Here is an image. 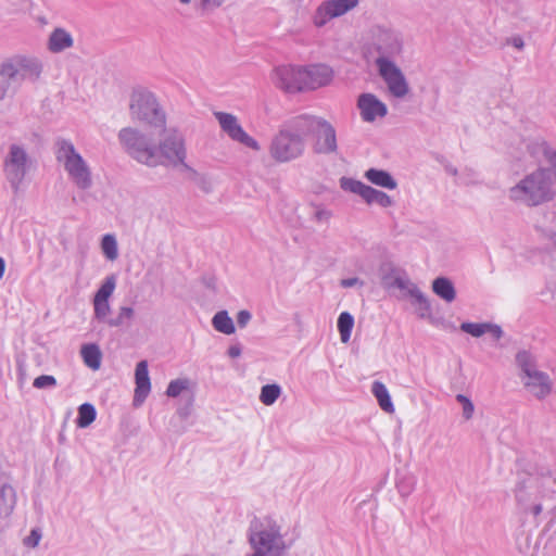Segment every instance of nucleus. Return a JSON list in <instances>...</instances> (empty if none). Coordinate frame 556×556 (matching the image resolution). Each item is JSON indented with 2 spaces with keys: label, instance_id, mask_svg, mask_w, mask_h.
I'll list each match as a JSON object with an SVG mask.
<instances>
[{
  "label": "nucleus",
  "instance_id": "1",
  "mask_svg": "<svg viewBox=\"0 0 556 556\" xmlns=\"http://www.w3.org/2000/svg\"><path fill=\"white\" fill-rule=\"evenodd\" d=\"M555 486L556 475L548 468L519 471L515 500L525 513L539 516L543 510L542 501L553 496Z\"/></svg>",
  "mask_w": 556,
  "mask_h": 556
},
{
  "label": "nucleus",
  "instance_id": "2",
  "mask_svg": "<svg viewBox=\"0 0 556 556\" xmlns=\"http://www.w3.org/2000/svg\"><path fill=\"white\" fill-rule=\"evenodd\" d=\"M287 532L273 518L256 519L248 530L250 552L245 556H286L292 546Z\"/></svg>",
  "mask_w": 556,
  "mask_h": 556
},
{
  "label": "nucleus",
  "instance_id": "3",
  "mask_svg": "<svg viewBox=\"0 0 556 556\" xmlns=\"http://www.w3.org/2000/svg\"><path fill=\"white\" fill-rule=\"evenodd\" d=\"M556 195L552 174L548 168H538L526 175L507 190V198L526 206H538Z\"/></svg>",
  "mask_w": 556,
  "mask_h": 556
},
{
  "label": "nucleus",
  "instance_id": "4",
  "mask_svg": "<svg viewBox=\"0 0 556 556\" xmlns=\"http://www.w3.org/2000/svg\"><path fill=\"white\" fill-rule=\"evenodd\" d=\"M160 140L154 141L151 168L159 166L195 174L187 163L188 151L185 135L177 128H163Z\"/></svg>",
  "mask_w": 556,
  "mask_h": 556
},
{
  "label": "nucleus",
  "instance_id": "5",
  "mask_svg": "<svg viewBox=\"0 0 556 556\" xmlns=\"http://www.w3.org/2000/svg\"><path fill=\"white\" fill-rule=\"evenodd\" d=\"M56 161L63 165L71 181L79 189L87 190L92 186V173L88 163L67 139H58L54 143Z\"/></svg>",
  "mask_w": 556,
  "mask_h": 556
},
{
  "label": "nucleus",
  "instance_id": "6",
  "mask_svg": "<svg viewBox=\"0 0 556 556\" xmlns=\"http://www.w3.org/2000/svg\"><path fill=\"white\" fill-rule=\"evenodd\" d=\"M404 40L402 33L389 24H375L368 31V49L377 53L375 64L381 61L393 62L403 52Z\"/></svg>",
  "mask_w": 556,
  "mask_h": 556
},
{
  "label": "nucleus",
  "instance_id": "7",
  "mask_svg": "<svg viewBox=\"0 0 556 556\" xmlns=\"http://www.w3.org/2000/svg\"><path fill=\"white\" fill-rule=\"evenodd\" d=\"M129 112L134 121L144 123L152 128L166 126V113L154 93L147 89H136L130 96Z\"/></svg>",
  "mask_w": 556,
  "mask_h": 556
},
{
  "label": "nucleus",
  "instance_id": "8",
  "mask_svg": "<svg viewBox=\"0 0 556 556\" xmlns=\"http://www.w3.org/2000/svg\"><path fill=\"white\" fill-rule=\"evenodd\" d=\"M33 168V159L26 148L20 143H12L3 156L2 170L5 180L13 193L17 194L27 175Z\"/></svg>",
  "mask_w": 556,
  "mask_h": 556
},
{
  "label": "nucleus",
  "instance_id": "9",
  "mask_svg": "<svg viewBox=\"0 0 556 556\" xmlns=\"http://www.w3.org/2000/svg\"><path fill=\"white\" fill-rule=\"evenodd\" d=\"M516 364L520 369V379L525 388L536 399H545L552 392V380L544 371L539 370L534 356L528 351H519Z\"/></svg>",
  "mask_w": 556,
  "mask_h": 556
},
{
  "label": "nucleus",
  "instance_id": "10",
  "mask_svg": "<svg viewBox=\"0 0 556 556\" xmlns=\"http://www.w3.org/2000/svg\"><path fill=\"white\" fill-rule=\"evenodd\" d=\"M118 142L124 152L134 161L151 168L154 140L136 127H124L117 134Z\"/></svg>",
  "mask_w": 556,
  "mask_h": 556
},
{
  "label": "nucleus",
  "instance_id": "11",
  "mask_svg": "<svg viewBox=\"0 0 556 556\" xmlns=\"http://www.w3.org/2000/svg\"><path fill=\"white\" fill-rule=\"evenodd\" d=\"M306 147L301 135L281 126L269 144V155L278 163H288L301 157Z\"/></svg>",
  "mask_w": 556,
  "mask_h": 556
},
{
  "label": "nucleus",
  "instance_id": "12",
  "mask_svg": "<svg viewBox=\"0 0 556 556\" xmlns=\"http://www.w3.org/2000/svg\"><path fill=\"white\" fill-rule=\"evenodd\" d=\"M3 63L21 86L24 81H36L43 70L40 59L30 54H14L5 59Z\"/></svg>",
  "mask_w": 556,
  "mask_h": 556
},
{
  "label": "nucleus",
  "instance_id": "13",
  "mask_svg": "<svg viewBox=\"0 0 556 556\" xmlns=\"http://www.w3.org/2000/svg\"><path fill=\"white\" fill-rule=\"evenodd\" d=\"M270 80L276 88L286 93H299L306 91L303 66H276L271 71Z\"/></svg>",
  "mask_w": 556,
  "mask_h": 556
},
{
  "label": "nucleus",
  "instance_id": "14",
  "mask_svg": "<svg viewBox=\"0 0 556 556\" xmlns=\"http://www.w3.org/2000/svg\"><path fill=\"white\" fill-rule=\"evenodd\" d=\"M359 0H325L315 9L312 23L316 28H323L331 20L345 15L357 8Z\"/></svg>",
  "mask_w": 556,
  "mask_h": 556
},
{
  "label": "nucleus",
  "instance_id": "15",
  "mask_svg": "<svg viewBox=\"0 0 556 556\" xmlns=\"http://www.w3.org/2000/svg\"><path fill=\"white\" fill-rule=\"evenodd\" d=\"M214 116L220 129L229 139L253 151L261 150L260 143L243 129L236 115L226 112H214Z\"/></svg>",
  "mask_w": 556,
  "mask_h": 556
},
{
  "label": "nucleus",
  "instance_id": "16",
  "mask_svg": "<svg viewBox=\"0 0 556 556\" xmlns=\"http://www.w3.org/2000/svg\"><path fill=\"white\" fill-rule=\"evenodd\" d=\"M339 184L343 191L359 195L369 205L374 203L381 207H390L393 205V200L389 194L377 190L361 180L350 177H341Z\"/></svg>",
  "mask_w": 556,
  "mask_h": 556
},
{
  "label": "nucleus",
  "instance_id": "17",
  "mask_svg": "<svg viewBox=\"0 0 556 556\" xmlns=\"http://www.w3.org/2000/svg\"><path fill=\"white\" fill-rule=\"evenodd\" d=\"M378 73L382 80L386 83L389 93L396 98L403 99L409 92V85L396 63L389 61H381V64L376 65Z\"/></svg>",
  "mask_w": 556,
  "mask_h": 556
},
{
  "label": "nucleus",
  "instance_id": "18",
  "mask_svg": "<svg viewBox=\"0 0 556 556\" xmlns=\"http://www.w3.org/2000/svg\"><path fill=\"white\" fill-rule=\"evenodd\" d=\"M357 109L361 118L366 123H374L378 118H383L388 114L386 103L378 99L374 93L365 92L358 96Z\"/></svg>",
  "mask_w": 556,
  "mask_h": 556
},
{
  "label": "nucleus",
  "instance_id": "19",
  "mask_svg": "<svg viewBox=\"0 0 556 556\" xmlns=\"http://www.w3.org/2000/svg\"><path fill=\"white\" fill-rule=\"evenodd\" d=\"M313 137L315 138L314 150L317 153L330 154L337 151L338 146L336 130L325 118L321 121Z\"/></svg>",
  "mask_w": 556,
  "mask_h": 556
},
{
  "label": "nucleus",
  "instance_id": "20",
  "mask_svg": "<svg viewBox=\"0 0 556 556\" xmlns=\"http://www.w3.org/2000/svg\"><path fill=\"white\" fill-rule=\"evenodd\" d=\"M323 119V117L312 114H300L288 119L283 126L301 135L305 140L306 137L313 136L317 131Z\"/></svg>",
  "mask_w": 556,
  "mask_h": 556
},
{
  "label": "nucleus",
  "instance_id": "21",
  "mask_svg": "<svg viewBox=\"0 0 556 556\" xmlns=\"http://www.w3.org/2000/svg\"><path fill=\"white\" fill-rule=\"evenodd\" d=\"M303 67L306 91L327 86L332 79V70L327 65L314 64Z\"/></svg>",
  "mask_w": 556,
  "mask_h": 556
},
{
  "label": "nucleus",
  "instance_id": "22",
  "mask_svg": "<svg viewBox=\"0 0 556 556\" xmlns=\"http://www.w3.org/2000/svg\"><path fill=\"white\" fill-rule=\"evenodd\" d=\"M135 395L134 404L140 405L148 397L151 391V381L149 377L148 362L140 361L135 370Z\"/></svg>",
  "mask_w": 556,
  "mask_h": 556
},
{
  "label": "nucleus",
  "instance_id": "23",
  "mask_svg": "<svg viewBox=\"0 0 556 556\" xmlns=\"http://www.w3.org/2000/svg\"><path fill=\"white\" fill-rule=\"evenodd\" d=\"M73 46L74 38L72 34L63 27L54 28L48 37L47 49L51 53H62L65 50L73 48Z\"/></svg>",
  "mask_w": 556,
  "mask_h": 556
},
{
  "label": "nucleus",
  "instance_id": "24",
  "mask_svg": "<svg viewBox=\"0 0 556 556\" xmlns=\"http://www.w3.org/2000/svg\"><path fill=\"white\" fill-rule=\"evenodd\" d=\"M364 177L372 185L384 189L394 190L397 187L396 180L384 169L369 168L365 172Z\"/></svg>",
  "mask_w": 556,
  "mask_h": 556
},
{
  "label": "nucleus",
  "instance_id": "25",
  "mask_svg": "<svg viewBox=\"0 0 556 556\" xmlns=\"http://www.w3.org/2000/svg\"><path fill=\"white\" fill-rule=\"evenodd\" d=\"M21 85L18 81H15L11 72L8 71V67L3 62L0 63V100H4L9 97H13Z\"/></svg>",
  "mask_w": 556,
  "mask_h": 556
},
{
  "label": "nucleus",
  "instance_id": "26",
  "mask_svg": "<svg viewBox=\"0 0 556 556\" xmlns=\"http://www.w3.org/2000/svg\"><path fill=\"white\" fill-rule=\"evenodd\" d=\"M16 504V494L12 485L4 483L0 486V519L8 518Z\"/></svg>",
  "mask_w": 556,
  "mask_h": 556
},
{
  "label": "nucleus",
  "instance_id": "27",
  "mask_svg": "<svg viewBox=\"0 0 556 556\" xmlns=\"http://www.w3.org/2000/svg\"><path fill=\"white\" fill-rule=\"evenodd\" d=\"M401 291L404 295H408L414 300V304L418 306L417 311L420 317H425L430 312V303L418 287L409 281L407 287H404Z\"/></svg>",
  "mask_w": 556,
  "mask_h": 556
},
{
  "label": "nucleus",
  "instance_id": "28",
  "mask_svg": "<svg viewBox=\"0 0 556 556\" xmlns=\"http://www.w3.org/2000/svg\"><path fill=\"white\" fill-rule=\"evenodd\" d=\"M432 291L446 303L456 299V290L453 282L446 277H438L432 281Z\"/></svg>",
  "mask_w": 556,
  "mask_h": 556
},
{
  "label": "nucleus",
  "instance_id": "29",
  "mask_svg": "<svg viewBox=\"0 0 556 556\" xmlns=\"http://www.w3.org/2000/svg\"><path fill=\"white\" fill-rule=\"evenodd\" d=\"M534 227L544 236V228L556 231V202L541 212L535 220Z\"/></svg>",
  "mask_w": 556,
  "mask_h": 556
},
{
  "label": "nucleus",
  "instance_id": "30",
  "mask_svg": "<svg viewBox=\"0 0 556 556\" xmlns=\"http://www.w3.org/2000/svg\"><path fill=\"white\" fill-rule=\"evenodd\" d=\"M371 392L377 399V402L381 409H383L387 413H393L394 406L391 401L390 393L387 389V387L380 382V381H374L371 386Z\"/></svg>",
  "mask_w": 556,
  "mask_h": 556
},
{
  "label": "nucleus",
  "instance_id": "31",
  "mask_svg": "<svg viewBox=\"0 0 556 556\" xmlns=\"http://www.w3.org/2000/svg\"><path fill=\"white\" fill-rule=\"evenodd\" d=\"M212 326L216 331L224 334H232L236 331L235 324L227 311L217 312L212 318Z\"/></svg>",
  "mask_w": 556,
  "mask_h": 556
},
{
  "label": "nucleus",
  "instance_id": "32",
  "mask_svg": "<svg viewBox=\"0 0 556 556\" xmlns=\"http://www.w3.org/2000/svg\"><path fill=\"white\" fill-rule=\"evenodd\" d=\"M81 357L85 364L97 370L101 365V352L100 349L96 344H87L81 348Z\"/></svg>",
  "mask_w": 556,
  "mask_h": 556
},
{
  "label": "nucleus",
  "instance_id": "33",
  "mask_svg": "<svg viewBox=\"0 0 556 556\" xmlns=\"http://www.w3.org/2000/svg\"><path fill=\"white\" fill-rule=\"evenodd\" d=\"M96 417L97 412L94 406L90 403H84L78 407L76 425L78 428H87L96 420Z\"/></svg>",
  "mask_w": 556,
  "mask_h": 556
},
{
  "label": "nucleus",
  "instance_id": "34",
  "mask_svg": "<svg viewBox=\"0 0 556 556\" xmlns=\"http://www.w3.org/2000/svg\"><path fill=\"white\" fill-rule=\"evenodd\" d=\"M338 330L343 343H348L354 326V318L349 312H342L338 317Z\"/></svg>",
  "mask_w": 556,
  "mask_h": 556
},
{
  "label": "nucleus",
  "instance_id": "35",
  "mask_svg": "<svg viewBox=\"0 0 556 556\" xmlns=\"http://www.w3.org/2000/svg\"><path fill=\"white\" fill-rule=\"evenodd\" d=\"M381 282L386 289L395 287L394 280L400 278L403 270L393 266L392 264H386L381 267Z\"/></svg>",
  "mask_w": 556,
  "mask_h": 556
},
{
  "label": "nucleus",
  "instance_id": "36",
  "mask_svg": "<svg viewBox=\"0 0 556 556\" xmlns=\"http://www.w3.org/2000/svg\"><path fill=\"white\" fill-rule=\"evenodd\" d=\"M101 250L109 261H115L118 257V247L114 235H104L101 240Z\"/></svg>",
  "mask_w": 556,
  "mask_h": 556
},
{
  "label": "nucleus",
  "instance_id": "37",
  "mask_svg": "<svg viewBox=\"0 0 556 556\" xmlns=\"http://www.w3.org/2000/svg\"><path fill=\"white\" fill-rule=\"evenodd\" d=\"M281 394V388L277 383L265 384L261 389L260 401L266 405H273Z\"/></svg>",
  "mask_w": 556,
  "mask_h": 556
},
{
  "label": "nucleus",
  "instance_id": "38",
  "mask_svg": "<svg viewBox=\"0 0 556 556\" xmlns=\"http://www.w3.org/2000/svg\"><path fill=\"white\" fill-rule=\"evenodd\" d=\"M539 152L542 153L544 160L551 165V174L553 182L556 184V150L546 142H541L538 146Z\"/></svg>",
  "mask_w": 556,
  "mask_h": 556
},
{
  "label": "nucleus",
  "instance_id": "39",
  "mask_svg": "<svg viewBox=\"0 0 556 556\" xmlns=\"http://www.w3.org/2000/svg\"><path fill=\"white\" fill-rule=\"evenodd\" d=\"M110 312L111 305L109 300L93 298V313L96 319L106 323Z\"/></svg>",
  "mask_w": 556,
  "mask_h": 556
},
{
  "label": "nucleus",
  "instance_id": "40",
  "mask_svg": "<svg viewBox=\"0 0 556 556\" xmlns=\"http://www.w3.org/2000/svg\"><path fill=\"white\" fill-rule=\"evenodd\" d=\"M416 485V478L413 475H403L396 482L399 493L403 497L412 494Z\"/></svg>",
  "mask_w": 556,
  "mask_h": 556
},
{
  "label": "nucleus",
  "instance_id": "41",
  "mask_svg": "<svg viewBox=\"0 0 556 556\" xmlns=\"http://www.w3.org/2000/svg\"><path fill=\"white\" fill-rule=\"evenodd\" d=\"M116 287V278L114 275L108 276L94 294V298L109 300Z\"/></svg>",
  "mask_w": 556,
  "mask_h": 556
},
{
  "label": "nucleus",
  "instance_id": "42",
  "mask_svg": "<svg viewBox=\"0 0 556 556\" xmlns=\"http://www.w3.org/2000/svg\"><path fill=\"white\" fill-rule=\"evenodd\" d=\"M486 325L488 323H463L460 325V330L475 337L479 338L486 333Z\"/></svg>",
  "mask_w": 556,
  "mask_h": 556
},
{
  "label": "nucleus",
  "instance_id": "43",
  "mask_svg": "<svg viewBox=\"0 0 556 556\" xmlns=\"http://www.w3.org/2000/svg\"><path fill=\"white\" fill-rule=\"evenodd\" d=\"M134 314H135V312L131 307L123 306L119 309L118 316L116 318L106 320V324L110 327H119V326L124 325L126 321L132 319Z\"/></svg>",
  "mask_w": 556,
  "mask_h": 556
},
{
  "label": "nucleus",
  "instance_id": "44",
  "mask_svg": "<svg viewBox=\"0 0 556 556\" xmlns=\"http://www.w3.org/2000/svg\"><path fill=\"white\" fill-rule=\"evenodd\" d=\"M189 387L188 379H175L168 383L166 395L169 397H177L181 394L182 391L187 390Z\"/></svg>",
  "mask_w": 556,
  "mask_h": 556
},
{
  "label": "nucleus",
  "instance_id": "45",
  "mask_svg": "<svg viewBox=\"0 0 556 556\" xmlns=\"http://www.w3.org/2000/svg\"><path fill=\"white\" fill-rule=\"evenodd\" d=\"M36 389H51L56 386V379L51 375H41L33 382Z\"/></svg>",
  "mask_w": 556,
  "mask_h": 556
},
{
  "label": "nucleus",
  "instance_id": "46",
  "mask_svg": "<svg viewBox=\"0 0 556 556\" xmlns=\"http://www.w3.org/2000/svg\"><path fill=\"white\" fill-rule=\"evenodd\" d=\"M456 401L463 406V416L465 419H470L473 415L475 407L472 402L464 394H457Z\"/></svg>",
  "mask_w": 556,
  "mask_h": 556
},
{
  "label": "nucleus",
  "instance_id": "47",
  "mask_svg": "<svg viewBox=\"0 0 556 556\" xmlns=\"http://www.w3.org/2000/svg\"><path fill=\"white\" fill-rule=\"evenodd\" d=\"M41 540V531L39 529H33L29 533V535H27L25 539H24V544L27 546V547H36L39 542Z\"/></svg>",
  "mask_w": 556,
  "mask_h": 556
},
{
  "label": "nucleus",
  "instance_id": "48",
  "mask_svg": "<svg viewBox=\"0 0 556 556\" xmlns=\"http://www.w3.org/2000/svg\"><path fill=\"white\" fill-rule=\"evenodd\" d=\"M252 319V314L247 309H241L237 314V324L240 328H244Z\"/></svg>",
  "mask_w": 556,
  "mask_h": 556
},
{
  "label": "nucleus",
  "instance_id": "49",
  "mask_svg": "<svg viewBox=\"0 0 556 556\" xmlns=\"http://www.w3.org/2000/svg\"><path fill=\"white\" fill-rule=\"evenodd\" d=\"M486 333H491L492 337L496 340L501 339L503 337V330L502 328L496 324L488 323L486 325Z\"/></svg>",
  "mask_w": 556,
  "mask_h": 556
},
{
  "label": "nucleus",
  "instance_id": "50",
  "mask_svg": "<svg viewBox=\"0 0 556 556\" xmlns=\"http://www.w3.org/2000/svg\"><path fill=\"white\" fill-rule=\"evenodd\" d=\"M340 285L343 288H352V287H355V286L363 287L364 286V281H362L357 277H352V278L342 279Z\"/></svg>",
  "mask_w": 556,
  "mask_h": 556
},
{
  "label": "nucleus",
  "instance_id": "51",
  "mask_svg": "<svg viewBox=\"0 0 556 556\" xmlns=\"http://www.w3.org/2000/svg\"><path fill=\"white\" fill-rule=\"evenodd\" d=\"M409 281H410V279L407 277L405 271H403V274L400 276V278H396L394 280V282H395V287L394 288H397V289L402 290L404 287L408 286Z\"/></svg>",
  "mask_w": 556,
  "mask_h": 556
},
{
  "label": "nucleus",
  "instance_id": "52",
  "mask_svg": "<svg viewBox=\"0 0 556 556\" xmlns=\"http://www.w3.org/2000/svg\"><path fill=\"white\" fill-rule=\"evenodd\" d=\"M199 187L206 193L212 192L213 185L212 181L206 177H201L199 180Z\"/></svg>",
  "mask_w": 556,
  "mask_h": 556
},
{
  "label": "nucleus",
  "instance_id": "53",
  "mask_svg": "<svg viewBox=\"0 0 556 556\" xmlns=\"http://www.w3.org/2000/svg\"><path fill=\"white\" fill-rule=\"evenodd\" d=\"M226 0H202L203 9H213L220 7Z\"/></svg>",
  "mask_w": 556,
  "mask_h": 556
},
{
  "label": "nucleus",
  "instance_id": "54",
  "mask_svg": "<svg viewBox=\"0 0 556 556\" xmlns=\"http://www.w3.org/2000/svg\"><path fill=\"white\" fill-rule=\"evenodd\" d=\"M331 216V213L327 210H317L316 213H315V218L317 220H328Z\"/></svg>",
  "mask_w": 556,
  "mask_h": 556
},
{
  "label": "nucleus",
  "instance_id": "55",
  "mask_svg": "<svg viewBox=\"0 0 556 556\" xmlns=\"http://www.w3.org/2000/svg\"><path fill=\"white\" fill-rule=\"evenodd\" d=\"M228 355L231 358L239 357L241 355V348H240V345L239 344H233V345L229 346Z\"/></svg>",
  "mask_w": 556,
  "mask_h": 556
},
{
  "label": "nucleus",
  "instance_id": "56",
  "mask_svg": "<svg viewBox=\"0 0 556 556\" xmlns=\"http://www.w3.org/2000/svg\"><path fill=\"white\" fill-rule=\"evenodd\" d=\"M4 269H5L4 260L2 257H0V279L3 277Z\"/></svg>",
  "mask_w": 556,
  "mask_h": 556
},
{
  "label": "nucleus",
  "instance_id": "57",
  "mask_svg": "<svg viewBox=\"0 0 556 556\" xmlns=\"http://www.w3.org/2000/svg\"><path fill=\"white\" fill-rule=\"evenodd\" d=\"M514 46L518 49H521L523 47V41L520 38L514 39Z\"/></svg>",
  "mask_w": 556,
  "mask_h": 556
},
{
  "label": "nucleus",
  "instance_id": "58",
  "mask_svg": "<svg viewBox=\"0 0 556 556\" xmlns=\"http://www.w3.org/2000/svg\"><path fill=\"white\" fill-rule=\"evenodd\" d=\"M446 172L451 174L452 176H457V169L453 166H447Z\"/></svg>",
  "mask_w": 556,
  "mask_h": 556
}]
</instances>
